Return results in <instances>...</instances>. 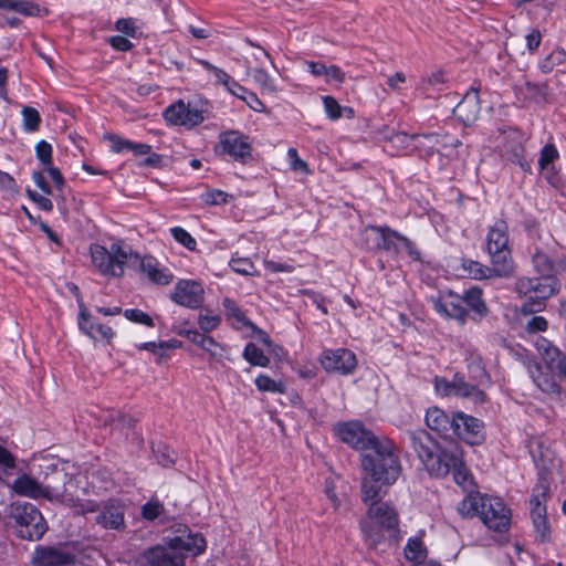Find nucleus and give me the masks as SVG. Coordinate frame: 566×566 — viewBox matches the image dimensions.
<instances>
[{"mask_svg":"<svg viewBox=\"0 0 566 566\" xmlns=\"http://www.w3.org/2000/svg\"><path fill=\"white\" fill-rule=\"evenodd\" d=\"M181 533L165 544L144 549L138 558L139 566H185L188 555L197 556L206 549V539L200 534H191L186 525L178 527Z\"/></svg>","mask_w":566,"mask_h":566,"instance_id":"obj_1","label":"nucleus"},{"mask_svg":"<svg viewBox=\"0 0 566 566\" xmlns=\"http://www.w3.org/2000/svg\"><path fill=\"white\" fill-rule=\"evenodd\" d=\"M458 511L464 517L479 515L484 525L494 532H506L511 525V510L499 497L480 493L467 495L459 504Z\"/></svg>","mask_w":566,"mask_h":566,"instance_id":"obj_2","label":"nucleus"},{"mask_svg":"<svg viewBox=\"0 0 566 566\" xmlns=\"http://www.w3.org/2000/svg\"><path fill=\"white\" fill-rule=\"evenodd\" d=\"M365 473L373 474L382 482L392 484L401 473V464L390 441H378L361 460Z\"/></svg>","mask_w":566,"mask_h":566,"instance_id":"obj_3","label":"nucleus"},{"mask_svg":"<svg viewBox=\"0 0 566 566\" xmlns=\"http://www.w3.org/2000/svg\"><path fill=\"white\" fill-rule=\"evenodd\" d=\"M9 516L14 521L18 536L22 539L39 541L48 531L44 517L31 503H12Z\"/></svg>","mask_w":566,"mask_h":566,"instance_id":"obj_4","label":"nucleus"},{"mask_svg":"<svg viewBox=\"0 0 566 566\" xmlns=\"http://www.w3.org/2000/svg\"><path fill=\"white\" fill-rule=\"evenodd\" d=\"M507 230L506 222L497 220L488 233L486 248L495 276H506L512 272Z\"/></svg>","mask_w":566,"mask_h":566,"instance_id":"obj_5","label":"nucleus"},{"mask_svg":"<svg viewBox=\"0 0 566 566\" xmlns=\"http://www.w3.org/2000/svg\"><path fill=\"white\" fill-rule=\"evenodd\" d=\"M439 137L440 135L437 133L413 134L410 136L406 133H397L391 137V142L397 145L406 146L410 140H416L417 145L415 149L426 157H429L434 154V145L440 144ZM459 147H462L460 139H453L451 143H441L440 154L449 159H458L460 158V153L457 151Z\"/></svg>","mask_w":566,"mask_h":566,"instance_id":"obj_6","label":"nucleus"},{"mask_svg":"<svg viewBox=\"0 0 566 566\" xmlns=\"http://www.w3.org/2000/svg\"><path fill=\"white\" fill-rule=\"evenodd\" d=\"M461 451L455 444L437 449L433 455L426 462L424 468L433 478H444L454 465H460Z\"/></svg>","mask_w":566,"mask_h":566,"instance_id":"obj_7","label":"nucleus"},{"mask_svg":"<svg viewBox=\"0 0 566 566\" xmlns=\"http://www.w3.org/2000/svg\"><path fill=\"white\" fill-rule=\"evenodd\" d=\"M336 433L343 442L363 451H369L379 441L371 431L356 421L338 424Z\"/></svg>","mask_w":566,"mask_h":566,"instance_id":"obj_8","label":"nucleus"},{"mask_svg":"<svg viewBox=\"0 0 566 566\" xmlns=\"http://www.w3.org/2000/svg\"><path fill=\"white\" fill-rule=\"evenodd\" d=\"M548 492V483L546 481H541L535 485L530 500L533 524L543 541H545L549 534L545 505Z\"/></svg>","mask_w":566,"mask_h":566,"instance_id":"obj_9","label":"nucleus"},{"mask_svg":"<svg viewBox=\"0 0 566 566\" xmlns=\"http://www.w3.org/2000/svg\"><path fill=\"white\" fill-rule=\"evenodd\" d=\"M366 244L376 250H385L395 255L399 254L400 233L389 227L367 226L364 230Z\"/></svg>","mask_w":566,"mask_h":566,"instance_id":"obj_10","label":"nucleus"},{"mask_svg":"<svg viewBox=\"0 0 566 566\" xmlns=\"http://www.w3.org/2000/svg\"><path fill=\"white\" fill-rule=\"evenodd\" d=\"M164 118L170 125L192 128L205 120L203 111L191 107L182 99L177 101L164 111Z\"/></svg>","mask_w":566,"mask_h":566,"instance_id":"obj_11","label":"nucleus"},{"mask_svg":"<svg viewBox=\"0 0 566 566\" xmlns=\"http://www.w3.org/2000/svg\"><path fill=\"white\" fill-rule=\"evenodd\" d=\"M319 361L326 371L342 375L352 374L357 367L356 355L346 348L326 349Z\"/></svg>","mask_w":566,"mask_h":566,"instance_id":"obj_12","label":"nucleus"},{"mask_svg":"<svg viewBox=\"0 0 566 566\" xmlns=\"http://www.w3.org/2000/svg\"><path fill=\"white\" fill-rule=\"evenodd\" d=\"M205 291L200 283L191 280H180L171 293V300L178 305L196 310L205 300Z\"/></svg>","mask_w":566,"mask_h":566,"instance_id":"obj_13","label":"nucleus"},{"mask_svg":"<svg viewBox=\"0 0 566 566\" xmlns=\"http://www.w3.org/2000/svg\"><path fill=\"white\" fill-rule=\"evenodd\" d=\"M483 423L474 417L462 412L454 416L452 434L464 440L469 444L480 443L484 436L482 432Z\"/></svg>","mask_w":566,"mask_h":566,"instance_id":"obj_14","label":"nucleus"},{"mask_svg":"<svg viewBox=\"0 0 566 566\" xmlns=\"http://www.w3.org/2000/svg\"><path fill=\"white\" fill-rule=\"evenodd\" d=\"M94 520L105 530L123 531L126 526L125 509L119 502L109 500L98 507Z\"/></svg>","mask_w":566,"mask_h":566,"instance_id":"obj_15","label":"nucleus"},{"mask_svg":"<svg viewBox=\"0 0 566 566\" xmlns=\"http://www.w3.org/2000/svg\"><path fill=\"white\" fill-rule=\"evenodd\" d=\"M220 146L223 153L241 163H247L251 158V145L248 142V137L238 132L231 130L221 134Z\"/></svg>","mask_w":566,"mask_h":566,"instance_id":"obj_16","label":"nucleus"},{"mask_svg":"<svg viewBox=\"0 0 566 566\" xmlns=\"http://www.w3.org/2000/svg\"><path fill=\"white\" fill-rule=\"evenodd\" d=\"M368 518L381 530L396 532L399 525L398 513L387 502H374L367 511Z\"/></svg>","mask_w":566,"mask_h":566,"instance_id":"obj_17","label":"nucleus"},{"mask_svg":"<svg viewBox=\"0 0 566 566\" xmlns=\"http://www.w3.org/2000/svg\"><path fill=\"white\" fill-rule=\"evenodd\" d=\"M527 371L536 387L548 395H559L560 386L555 380L554 371H545L536 359H527L525 363Z\"/></svg>","mask_w":566,"mask_h":566,"instance_id":"obj_18","label":"nucleus"},{"mask_svg":"<svg viewBox=\"0 0 566 566\" xmlns=\"http://www.w3.org/2000/svg\"><path fill=\"white\" fill-rule=\"evenodd\" d=\"M558 289L559 284L554 275H543L542 279H538V284L535 285L534 293L537 301L525 303L522 306V312L525 314L539 312L544 306L543 301L555 294Z\"/></svg>","mask_w":566,"mask_h":566,"instance_id":"obj_19","label":"nucleus"},{"mask_svg":"<svg viewBox=\"0 0 566 566\" xmlns=\"http://www.w3.org/2000/svg\"><path fill=\"white\" fill-rule=\"evenodd\" d=\"M33 564L34 566H76L73 554L54 547L38 548Z\"/></svg>","mask_w":566,"mask_h":566,"instance_id":"obj_20","label":"nucleus"},{"mask_svg":"<svg viewBox=\"0 0 566 566\" xmlns=\"http://www.w3.org/2000/svg\"><path fill=\"white\" fill-rule=\"evenodd\" d=\"M67 482H71V478L62 470L56 471L52 476L45 478V482L42 483L44 499H48L51 502L70 501L71 497L66 490Z\"/></svg>","mask_w":566,"mask_h":566,"instance_id":"obj_21","label":"nucleus"},{"mask_svg":"<svg viewBox=\"0 0 566 566\" xmlns=\"http://www.w3.org/2000/svg\"><path fill=\"white\" fill-rule=\"evenodd\" d=\"M410 441L412 449L417 453L419 460L426 462L433 455L439 448V443L423 429L410 432Z\"/></svg>","mask_w":566,"mask_h":566,"instance_id":"obj_22","label":"nucleus"},{"mask_svg":"<svg viewBox=\"0 0 566 566\" xmlns=\"http://www.w3.org/2000/svg\"><path fill=\"white\" fill-rule=\"evenodd\" d=\"M387 484L382 479H377L373 474L366 473L361 479V500L365 504H373L374 502H382L381 499L387 493Z\"/></svg>","mask_w":566,"mask_h":566,"instance_id":"obj_23","label":"nucleus"},{"mask_svg":"<svg viewBox=\"0 0 566 566\" xmlns=\"http://www.w3.org/2000/svg\"><path fill=\"white\" fill-rule=\"evenodd\" d=\"M480 108L478 94H467L453 108V114L459 120L468 126L478 119Z\"/></svg>","mask_w":566,"mask_h":566,"instance_id":"obj_24","label":"nucleus"},{"mask_svg":"<svg viewBox=\"0 0 566 566\" xmlns=\"http://www.w3.org/2000/svg\"><path fill=\"white\" fill-rule=\"evenodd\" d=\"M534 345L546 368L551 371H554V368L562 361V357L566 356L557 346L543 336L537 337Z\"/></svg>","mask_w":566,"mask_h":566,"instance_id":"obj_25","label":"nucleus"},{"mask_svg":"<svg viewBox=\"0 0 566 566\" xmlns=\"http://www.w3.org/2000/svg\"><path fill=\"white\" fill-rule=\"evenodd\" d=\"M454 416L450 418L438 407L430 408L426 415L427 426L443 437H450L453 429Z\"/></svg>","mask_w":566,"mask_h":566,"instance_id":"obj_26","label":"nucleus"},{"mask_svg":"<svg viewBox=\"0 0 566 566\" xmlns=\"http://www.w3.org/2000/svg\"><path fill=\"white\" fill-rule=\"evenodd\" d=\"M516 96L523 101L535 103H545L548 95L547 84H537L525 80L521 84L515 85Z\"/></svg>","mask_w":566,"mask_h":566,"instance_id":"obj_27","label":"nucleus"},{"mask_svg":"<svg viewBox=\"0 0 566 566\" xmlns=\"http://www.w3.org/2000/svg\"><path fill=\"white\" fill-rule=\"evenodd\" d=\"M140 268L155 284L168 285L174 280V274L166 268H160L158 261L153 256L143 258Z\"/></svg>","mask_w":566,"mask_h":566,"instance_id":"obj_28","label":"nucleus"},{"mask_svg":"<svg viewBox=\"0 0 566 566\" xmlns=\"http://www.w3.org/2000/svg\"><path fill=\"white\" fill-rule=\"evenodd\" d=\"M434 310L448 318L458 321L460 324L467 322L468 312L460 300L438 298L434 301Z\"/></svg>","mask_w":566,"mask_h":566,"instance_id":"obj_29","label":"nucleus"},{"mask_svg":"<svg viewBox=\"0 0 566 566\" xmlns=\"http://www.w3.org/2000/svg\"><path fill=\"white\" fill-rule=\"evenodd\" d=\"M533 263L536 271L545 276L556 275L566 271V261L560 260L555 263L546 253L537 250L533 255Z\"/></svg>","mask_w":566,"mask_h":566,"instance_id":"obj_30","label":"nucleus"},{"mask_svg":"<svg viewBox=\"0 0 566 566\" xmlns=\"http://www.w3.org/2000/svg\"><path fill=\"white\" fill-rule=\"evenodd\" d=\"M12 489L17 494L22 496L31 499L44 497L42 483L27 474L17 478L12 484Z\"/></svg>","mask_w":566,"mask_h":566,"instance_id":"obj_31","label":"nucleus"},{"mask_svg":"<svg viewBox=\"0 0 566 566\" xmlns=\"http://www.w3.org/2000/svg\"><path fill=\"white\" fill-rule=\"evenodd\" d=\"M91 256L94 265L99 270L101 273L112 276H120L119 271H114L112 266L111 249L107 250L103 245H92Z\"/></svg>","mask_w":566,"mask_h":566,"instance_id":"obj_32","label":"nucleus"},{"mask_svg":"<svg viewBox=\"0 0 566 566\" xmlns=\"http://www.w3.org/2000/svg\"><path fill=\"white\" fill-rule=\"evenodd\" d=\"M455 396L472 399L476 403H482L486 399V395L478 386L469 384L463 377L455 375L454 377Z\"/></svg>","mask_w":566,"mask_h":566,"instance_id":"obj_33","label":"nucleus"},{"mask_svg":"<svg viewBox=\"0 0 566 566\" xmlns=\"http://www.w3.org/2000/svg\"><path fill=\"white\" fill-rule=\"evenodd\" d=\"M454 482L462 488L468 495H476L475 483L472 474L465 467L462 457L460 458V465H454L451 469Z\"/></svg>","mask_w":566,"mask_h":566,"instance_id":"obj_34","label":"nucleus"},{"mask_svg":"<svg viewBox=\"0 0 566 566\" xmlns=\"http://www.w3.org/2000/svg\"><path fill=\"white\" fill-rule=\"evenodd\" d=\"M112 266L114 271H119L120 276L124 274V265L128 260L134 256L138 259V254L134 253L129 248L124 247L122 243H113L111 245Z\"/></svg>","mask_w":566,"mask_h":566,"instance_id":"obj_35","label":"nucleus"},{"mask_svg":"<svg viewBox=\"0 0 566 566\" xmlns=\"http://www.w3.org/2000/svg\"><path fill=\"white\" fill-rule=\"evenodd\" d=\"M0 9L14 11L25 17H35L40 13V7L24 0H0Z\"/></svg>","mask_w":566,"mask_h":566,"instance_id":"obj_36","label":"nucleus"},{"mask_svg":"<svg viewBox=\"0 0 566 566\" xmlns=\"http://www.w3.org/2000/svg\"><path fill=\"white\" fill-rule=\"evenodd\" d=\"M463 302L480 318L484 317L489 312L488 306L482 298V290L478 287L468 290L463 296Z\"/></svg>","mask_w":566,"mask_h":566,"instance_id":"obj_37","label":"nucleus"},{"mask_svg":"<svg viewBox=\"0 0 566 566\" xmlns=\"http://www.w3.org/2000/svg\"><path fill=\"white\" fill-rule=\"evenodd\" d=\"M180 345V342L176 339H171L169 342H148L143 343L138 346L140 350H149L154 353L158 357V363L160 364L164 358L167 357V350L177 348Z\"/></svg>","mask_w":566,"mask_h":566,"instance_id":"obj_38","label":"nucleus"},{"mask_svg":"<svg viewBox=\"0 0 566 566\" xmlns=\"http://www.w3.org/2000/svg\"><path fill=\"white\" fill-rule=\"evenodd\" d=\"M405 556L408 560L422 562L427 557V549L419 538H410L405 547Z\"/></svg>","mask_w":566,"mask_h":566,"instance_id":"obj_39","label":"nucleus"},{"mask_svg":"<svg viewBox=\"0 0 566 566\" xmlns=\"http://www.w3.org/2000/svg\"><path fill=\"white\" fill-rule=\"evenodd\" d=\"M243 357L254 366L266 367L270 364V359L264 355L263 350L255 346L253 343H249L243 352Z\"/></svg>","mask_w":566,"mask_h":566,"instance_id":"obj_40","label":"nucleus"},{"mask_svg":"<svg viewBox=\"0 0 566 566\" xmlns=\"http://www.w3.org/2000/svg\"><path fill=\"white\" fill-rule=\"evenodd\" d=\"M23 117V129L28 133L39 130L41 116L38 109L31 106H24L21 111Z\"/></svg>","mask_w":566,"mask_h":566,"instance_id":"obj_41","label":"nucleus"},{"mask_svg":"<svg viewBox=\"0 0 566 566\" xmlns=\"http://www.w3.org/2000/svg\"><path fill=\"white\" fill-rule=\"evenodd\" d=\"M255 386L261 391H270L283 394L285 392V385L282 381H276L266 375H260L255 379Z\"/></svg>","mask_w":566,"mask_h":566,"instance_id":"obj_42","label":"nucleus"},{"mask_svg":"<svg viewBox=\"0 0 566 566\" xmlns=\"http://www.w3.org/2000/svg\"><path fill=\"white\" fill-rule=\"evenodd\" d=\"M464 271L474 279H484L491 275H495L493 268L490 269L488 266L482 265L481 263L472 260H467L463 262Z\"/></svg>","mask_w":566,"mask_h":566,"instance_id":"obj_43","label":"nucleus"},{"mask_svg":"<svg viewBox=\"0 0 566 566\" xmlns=\"http://www.w3.org/2000/svg\"><path fill=\"white\" fill-rule=\"evenodd\" d=\"M230 266L232 270L239 274L243 275H256L258 271L253 262L248 258H233L230 261Z\"/></svg>","mask_w":566,"mask_h":566,"instance_id":"obj_44","label":"nucleus"},{"mask_svg":"<svg viewBox=\"0 0 566 566\" xmlns=\"http://www.w3.org/2000/svg\"><path fill=\"white\" fill-rule=\"evenodd\" d=\"M170 231H171L174 239L177 242H179L180 244H182L185 248H187L190 251L196 250L197 242H196L195 238L189 232H187L185 229H182L180 227H175Z\"/></svg>","mask_w":566,"mask_h":566,"instance_id":"obj_45","label":"nucleus"},{"mask_svg":"<svg viewBox=\"0 0 566 566\" xmlns=\"http://www.w3.org/2000/svg\"><path fill=\"white\" fill-rule=\"evenodd\" d=\"M164 511V505L159 501L151 500L143 505L142 516L147 521H154L161 516Z\"/></svg>","mask_w":566,"mask_h":566,"instance_id":"obj_46","label":"nucleus"},{"mask_svg":"<svg viewBox=\"0 0 566 566\" xmlns=\"http://www.w3.org/2000/svg\"><path fill=\"white\" fill-rule=\"evenodd\" d=\"M221 322V317L219 315H213L210 313H200L198 317V325L203 333H209L216 329Z\"/></svg>","mask_w":566,"mask_h":566,"instance_id":"obj_47","label":"nucleus"},{"mask_svg":"<svg viewBox=\"0 0 566 566\" xmlns=\"http://www.w3.org/2000/svg\"><path fill=\"white\" fill-rule=\"evenodd\" d=\"M223 306L227 311V315L229 317H232L234 318L237 322L245 325V326H250L252 325L244 316V314L241 312V310L239 308V306L237 305V303L234 301H232L231 298H228L226 297L223 300Z\"/></svg>","mask_w":566,"mask_h":566,"instance_id":"obj_48","label":"nucleus"},{"mask_svg":"<svg viewBox=\"0 0 566 566\" xmlns=\"http://www.w3.org/2000/svg\"><path fill=\"white\" fill-rule=\"evenodd\" d=\"M80 306V321L78 326L90 337H96L94 332V323L90 322V313L82 301L78 302Z\"/></svg>","mask_w":566,"mask_h":566,"instance_id":"obj_49","label":"nucleus"},{"mask_svg":"<svg viewBox=\"0 0 566 566\" xmlns=\"http://www.w3.org/2000/svg\"><path fill=\"white\" fill-rule=\"evenodd\" d=\"M253 78L256 83L260 84V86L270 93H275L276 86L274 85L273 80L270 77V75L262 69H254L253 70Z\"/></svg>","mask_w":566,"mask_h":566,"instance_id":"obj_50","label":"nucleus"},{"mask_svg":"<svg viewBox=\"0 0 566 566\" xmlns=\"http://www.w3.org/2000/svg\"><path fill=\"white\" fill-rule=\"evenodd\" d=\"M124 316L135 323L145 324L146 326L153 327L154 321L153 318L145 312L137 310V308H130L126 310L124 312Z\"/></svg>","mask_w":566,"mask_h":566,"instance_id":"obj_51","label":"nucleus"},{"mask_svg":"<svg viewBox=\"0 0 566 566\" xmlns=\"http://www.w3.org/2000/svg\"><path fill=\"white\" fill-rule=\"evenodd\" d=\"M323 104L325 112L328 117L333 120L338 119L342 116L343 107L338 104V102L333 96H324Z\"/></svg>","mask_w":566,"mask_h":566,"instance_id":"obj_52","label":"nucleus"},{"mask_svg":"<svg viewBox=\"0 0 566 566\" xmlns=\"http://www.w3.org/2000/svg\"><path fill=\"white\" fill-rule=\"evenodd\" d=\"M38 159L46 167L52 164V146L45 142L40 140L35 146Z\"/></svg>","mask_w":566,"mask_h":566,"instance_id":"obj_53","label":"nucleus"},{"mask_svg":"<svg viewBox=\"0 0 566 566\" xmlns=\"http://www.w3.org/2000/svg\"><path fill=\"white\" fill-rule=\"evenodd\" d=\"M558 158V151L553 144H547L541 151L538 165L545 169L551 163Z\"/></svg>","mask_w":566,"mask_h":566,"instance_id":"obj_54","label":"nucleus"},{"mask_svg":"<svg viewBox=\"0 0 566 566\" xmlns=\"http://www.w3.org/2000/svg\"><path fill=\"white\" fill-rule=\"evenodd\" d=\"M360 527L369 546L374 547L381 541L382 535L375 530L374 525H369L368 522H361Z\"/></svg>","mask_w":566,"mask_h":566,"instance_id":"obj_55","label":"nucleus"},{"mask_svg":"<svg viewBox=\"0 0 566 566\" xmlns=\"http://www.w3.org/2000/svg\"><path fill=\"white\" fill-rule=\"evenodd\" d=\"M229 197H230V195H228L227 192H224L222 190H216V189L209 190V191H207L202 196L203 201L207 205H222V203H227Z\"/></svg>","mask_w":566,"mask_h":566,"instance_id":"obj_56","label":"nucleus"},{"mask_svg":"<svg viewBox=\"0 0 566 566\" xmlns=\"http://www.w3.org/2000/svg\"><path fill=\"white\" fill-rule=\"evenodd\" d=\"M564 52L562 51H556V52H553L551 53L542 63H541V70L544 72V73H548L551 71H553L554 66L556 64H559L563 62L564 60Z\"/></svg>","mask_w":566,"mask_h":566,"instance_id":"obj_57","label":"nucleus"},{"mask_svg":"<svg viewBox=\"0 0 566 566\" xmlns=\"http://www.w3.org/2000/svg\"><path fill=\"white\" fill-rule=\"evenodd\" d=\"M287 156L291 160L292 170L302 171L305 174L310 172L308 165L298 157L297 150L295 148H290L287 150Z\"/></svg>","mask_w":566,"mask_h":566,"instance_id":"obj_58","label":"nucleus"},{"mask_svg":"<svg viewBox=\"0 0 566 566\" xmlns=\"http://www.w3.org/2000/svg\"><path fill=\"white\" fill-rule=\"evenodd\" d=\"M27 195L28 197L34 202L38 205V207L44 211H52L53 209V203L52 201L45 197V196H42L40 193H38L36 191L34 190H31V189H28L27 190Z\"/></svg>","mask_w":566,"mask_h":566,"instance_id":"obj_59","label":"nucleus"},{"mask_svg":"<svg viewBox=\"0 0 566 566\" xmlns=\"http://www.w3.org/2000/svg\"><path fill=\"white\" fill-rule=\"evenodd\" d=\"M538 284L537 277H521L516 282V291L521 294H528L535 291V285Z\"/></svg>","mask_w":566,"mask_h":566,"instance_id":"obj_60","label":"nucleus"},{"mask_svg":"<svg viewBox=\"0 0 566 566\" xmlns=\"http://www.w3.org/2000/svg\"><path fill=\"white\" fill-rule=\"evenodd\" d=\"M548 327V322L543 316L532 317L526 325V332L537 333L545 332Z\"/></svg>","mask_w":566,"mask_h":566,"instance_id":"obj_61","label":"nucleus"},{"mask_svg":"<svg viewBox=\"0 0 566 566\" xmlns=\"http://www.w3.org/2000/svg\"><path fill=\"white\" fill-rule=\"evenodd\" d=\"M326 82L329 83L332 81L337 82L338 84H343L345 82V73L337 65H329L326 70Z\"/></svg>","mask_w":566,"mask_h":566,"instance_id":"obj_62","label":"nucleus"},{"mask_svg":"<svg viewBox=\"0 0 566 566\" xmlns=\"http://www.w3.org/2000/svg\"><path fill=\"white\" fill-rule=\"evenodd\" d=\"M116 30L128 36H134L136 33V28L132 19H119L116 22Z\"/></svg>","mask_w":566,"mask_h":566,"instance_id":"obj_63","label":"nucleus"},{"mask_svg":"<svg viewBox=\"0 0 566 566\" xmlns=\"http://www.w3.org/2000/svg\"><path fill=\"white\" fill-rule=\"evenodd\" d=\"M109 44L118 50V51H128L133 48V44L132 42L125 38V36H122V35H115L113 38L109 39Z\"/></svg>","mask_w":566,"mask_h":566,"instance_id":"obj_64","label":"nucleus"}]
</instances>
